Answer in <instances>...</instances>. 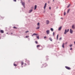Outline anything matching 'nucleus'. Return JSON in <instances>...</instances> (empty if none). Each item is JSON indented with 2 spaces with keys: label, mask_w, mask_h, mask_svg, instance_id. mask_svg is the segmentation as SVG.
I'll list each match as a JSON object with an SVG mask.
<instances>
[{
  "label": "nucleus",
  "mask_w": 75,
  "mask_h": 75,
  "mask_svg": "<svg viewBox=\"0 0 75 75\" xmlns=\"http://www.w3.org/2000/svg\"><path fill=\"white\" fill-rule=\"evenodd\" d=\"M68 31H69V29H68L67 30V29H65V30L64 34H67V33H68Z\"/></svg>",
  "instance_id": "nucleus-1"
},
{
  "label": "nucleus",
  "mask_w": 75,
  "mask_h": 75,
  "mask_svg": "<svg viewBox=\"0 0 75 75\" xmlns=\"http://www.w3.org/2000/svg\"><path fill=\"white\" fill-rule=\"evenodd\" d=\"M65 67L66 68V69H71V68L70 67H67V66H65Z\"/></svg>",
  "instance_id": "nucleus-2"
},
{
  "label": "nucleus",
  "mask_w": 75,
  "mask_h": 75,
  "mask_svg": "<svg viewBox=\"0 0 75 75\" xmlns=\"http://www.w3.org/2000/svg\"><path fill=\"white\" fill-rule=\"evenodd\" d=\"M46 33L47 34H50V30H47L46 31Z\"/></svg>",
  "instance_id": "nucleus-3"
},
{
  "label": "nucleus",
  "mask_w": 75,
  "mask_h": 75,
  "mask_svg": "<svg viewBox=\"0 0 75 75\" xmlns=\"http://www.w3.org/2000/svg\"><path fill=\"white\" fill-rule=\"evenodd\" d=\"M72 28L73 29H75V25H73L72 26Z\"/></svg>",
  "instance_id": "nucleus-4"
},
{
  "label": "nucleus",
  "mask_w": 75,
  "mask_h": 75,
  "mask_svg": "<svg viewBox=\"0 0 75 75\" xmlns=\"http://www.w3.org/2000/svg\"><path fill=\"white\" fill-rule=\"evenodd\" d=\"M70 33H71V34H72V33H73V30H72V29H70Z\"/></svg>",
  "instance_id": "nucleus-5"
},
{
  "label": "nucleus",
  "mask_w": 75,
  "mask_h": 75,
  "mask_svg": "<svg viewBox=\"0 0 75 75\" xmlns=\"http://www.w3.org/2000/svg\"><path fill=\"white\" fill-rule=\"evenodd\" d=\"M46 6H47V3H46L45 4V6H44V9H45Z\"/></svg>",
  "instance_id": "nucleus-6"
},
{
  "label": "nucleus",
  "mask_w": 75,
  "mask_h": 75,
  "mask_svg": "<svg viewBox=\"0 0 75 75\" xmlns=\"http://www.w3.org/2000/svg\"><path fill=\"white\" fill-rule=\"evenodd\" d=\"M62 28V26H61L60 27H59L58 29L59 31H60L61 29Z\"/></svg>",
  "instance_id": "nucleus-7"
},
{
  "label": "nucleus",
  "mask_w": 75,
  "mask_h": 75,
  "mask_svg": "<svg viewBox=\"0 0 75 75\" xmlns=\"http://www.w3.org/2000/svg\"><path fill=\"white\" fill-rule=\"evenodd\" d=\"M0 32H1V33H4V31L3 30H1Z\"/></svg>",
  "instance_id": "nucleus-8"
},
{
  "label": "nucleus",
  "mask_w": 75,
  "mask_h": 75,
  "mask_svg": "<svg viewBox=\"0 0 75 75\" xmlns=\"http://www.w3.org/2000/svg\"><path fill=\"white\" fill-rule=\"evenodd\" d=\"M34 35H37V34H36V33H34L32 35V37H33Z\"/></svg>",
  "instance_id": "nucleus-9"
},
{
  "label": "nucleus",
  "mask_w": 75,
  "mask_h": 75,
  "mask_svg": "<svg viewBox=\"0 0 75 75\" xmlns=\"http://www.w3.org/2000/svg\"><path fill=\"white\" fill-rule=\"evenodd\" d=\"M22 5H23V7H24L25 5V3L24 2H22Z\"/></svg>",
  "instance_id": "nucleus-10"
},
{
  "label": "nucleus",
  "mask_w": 75,
  "mask_h": 75,
  "mask_svg": "<svg viewBox=\"0 0 75 75\" xmlns=\"http://www.w3.org/2000/svg\"><path fill=\"white\" fill-rule=\"evenodd\" d=\"M33 11V9H31L29 10V13H31Z\"/></svg>",
  "instance_id": "nucleus-11"
},
{
  "label": "nucleus",
  "mask_w": 75,
  "mask_h": 75,
  "mask_svg": "<svg viewBox=\"0 0 75 75\" xmlns=\"http://www.w3.org/2000/svg\"><path fill=\"white\" fill-rule=\"evenodd\" d=\"M46 23L47 24H48L49 23V21H47Z\"/></svg>",
  "instance_id": "nucleus-12"
},
{
  "label": "nucleus",
  "mask_w": 75,
  "mask_h": 75,
  "mask_svg": "<svg viewBox=\"0 0 75 75\" xmlns=\"http://www.w3.org/2000/svg\"><path fill=\"white\" fill-rule=\"evenodd\" d=\"M49 40L51 41H52V38H50Z\"/></svg>",
  "instance_id": "nucleus-13"
},
{
  "label": "nucleus",
  "mask_w": 75,
  "mask_h": 75,
  "mask_svg": "<svg viewBox=\"0 0 75 75\" xmlns=\"http://www.w3.org/2000/svg\"><path fill=\"white\" fill-rule=\"evenodd\" d=\"M64 45H65V44H64V43H63L62 45V48H64Z\"/></svg>",
  "instance_id": "nucleus-14"
},
{
  "label": "nucleus",
  "mask_w": 75,
  "mask_h": 75,
  "mask_svg": "<svg viewBox=\"0 0 75 75\" xmlns=\"http://www.w3.org/2000/svg\"><path fill=\"white\" fill-rule=\"evenodd\" d=\"M37 5H35V10H36L37 8Z\"/></svg>",
  "instance_id": "nucleus-15"
},
{
  "label": "nucleus",
  "mask_w": 75,
  "mask_h": 75,
  "mask_svg": "<svg viewBox=\"0 0 75 75\" xmlns=\"http://www.w3.org/2000/svg\"><path fill=\"white\" fill-rule=\"evenodd\" d=\"M43 66H44V67H46L47 66V64H43Z\"/></svg>",
  "instance_id": "nucleus-16"
},
{
  "label": "nucleus",
  "mask_w": 75,
  "mask_h": 75,
  "mask_svg": "<svg viewBox=\"0 0 75 75\" xmlns=\"http://www.w3.org/2000/svg\"><path fill=\"white\" fill-rule=\"evenodd\" d=\"M39 28H40V27H37L36 29V30H38V29H39Z\"/></svg>",
  "instance_id": "nucleus-17"
},
{
  "label": "nucleus",
  "mask_w": 75,
  "mask_h": 75,
  "mask_svg": "<svg viewBox=\"0 0 75 75\" xmlns=\"http://www.w3.org/2000/svg\"><path fill=\"white\" fill-rule=\"evenodd\" d=\"M21 65H23V64H24V63L23 62H22L21 63Z\"/></svg>",
  "instance_id": "nucleus-18"
},
{
  "label": "nucleus",
  "mask_w": 75,
  "mask_h": 75,
  "mask_svg": "<svg viewBox=\"0 0 75 75\" xmlns=\"http://www.w3.org/2000/svg\"><path fill=\"white\" fill-rule=\"evenodd\" d=\"M13 28L14 29H17V28L16 27H13Z\"/></svg>",
  "instance_id": "nucleus-19"
},
{
  "label": "nucleus",
  "mask_w": 75,
  "mask_h": 75,
  "mask_svg": "<svg viewBox=\"0 0 75 75\" xmlns=\"http://www.w3.org/2000/svg\"><path fill=\"white\" fill-rule=\"evenodd\" d=\"M39 47H40V45H38L37 46V48H38Z\"/></svg>",
  "instance_id": "nucleus-20"
},
{
  "label": "nucleus",
  "mask_w": 75,
  "mask_h": 75,
  "mask_svg": "<svg viewBox=\"0 0 75 75\" xmlns=\"http://www.w3.org/2000/svg\"><path fill=\"white\" fill-rule=\"evenodd\" d=\"M50 30H51V31H53L54 30L53 29H52V28H51L50 29Z\"/></svg>",
  "instance_id": "nucleus-21"
},
{
  "label": "nucleus",
  "mask_w": 75,
  "mask_h": 75,
  "mask_svg": "<svg viewBox=\"0 0 75 75\" xmlns=\"http://www.w3.org/2000/svg\"><path fill=\"white\" fill-rule=\"evenodd\" d=\"M69 10H70V9H68V10L67 11V13H69Z\"/></svg>",
  "instance_id": "nucleus-22"
},
{
  "label": "nucleus",
  "mask_w": 75,
  "mask_h": 75,
  "mask_svg": "<svg viewBox=\"0 0 75 75\" xmlns=\"http://www.w3.org/2000/svg\"><path fill=\"white\" fill-rule=\"evenodd\" d=\"M13 65L14 66H15V67H17V64L14 63Z\"/></svg>",
  "instance_id": "nucleus-23"
},
{
  "label": "nucleus",
  "mask_w": 75,
  "mask_h": 75,
  "mask_svg": "<svg viewBox=\"0 0 75 75\" xmlns=\"http://www.w3.org/2000/svg\"><path fill=\"white\" fill-rule=\"evenodd\" d=\"M58 35H57V40H58Z\"/></svg>",
  "instance_id": "nucleus-24"
},
{
  "label": "nucleus",
  "mask_w": 75,
  "mask_h": 75,
  "mask_svg": "<svg viewBox=\"0 0 75 75\" xmlns=\"http://www.w3.org/2000/svg\"><path fill=\"white\" fill-rule=\"evenodd\" d=\"M37 25L38 26H40V23H38L37 24Z\"/></svg>",
  "instance_id": "nucleus-25"
},
{
  "label": "nucleus",
  "mask_w": 75,
  "mask_h": 75,
  "mask_svg": "<svg viewBox=\"0 0 75 75\" xmlns=\"http://www.w3.org/2000/svg\"><path fill=\"white\" fill-rule=\"evenodd\" d=\"M36 37L38 39H39V36H36Z\"/></svg>",
  "instance_id": "nucleus-26"
},
{
  "label": "nucleus",
  "mask_w": 75,
  "mask_h": 75,
  "mask_svg": "<svg viewBox=\"0 0 75 75\" xmlns=\"http://www.w3.org/2000/svg\"><path fill=\"white\" fill-rule=\"evenodd\" d=\"M66 14V13L65 12H64V16H65Z\"/></svg>",
  "instance_id": "nucleus-27"
},
{
  "label": "nucleus",
  "mask_w": 75,
  "mask_h": 75,
  "mask_svg": "<svg viewBox=\"0 0 75 75\" xmlns=\"http://www.w3.org/2000/svg\"><path fill=\"white\" fill-rule=\"evenodd\" d=\"M28 37H29V36H26V38H28Z\"/></svg>",
  "instance_id": "nucleus-28"
},
{
  "label": "nucleus",
  "mask_w": 75,
  "mask_h": 75,
  "mask_svg": "<svg viewBox=\"0 0 75 75\" xmlns=\"http://www.w3.org/2000/svg\"><path fill=\"white\" fill-rule=\"evenodd\" d=\"M72 46V45L71 44L70 45V47H71Z\"/></svg>",
  "instance_id": "nucleus-29"
},
{
  "label": "nucleus",
  "mask_w": 75,
  "mask_h": 75,
  "mask_svg": "<svg viewBox=\"0 0 75 75\" xmlns=\"http://www.w3.org/2000/svg\"><path fill=\"white\" fill-rule=\"evenodd\" d=\"M70 6V4H69L68 6H67V8H68Z\"/></svg>",
  "instance_id": "nucleus-30"
},
{
  "label": "nucleus",
  "mask_w": 75,
  "mask_h": 75,
  "mask_svg": "<svg viewBox=\"0 0 75 75\" xmlns=\"http://www.w3.org/2000/svg\"><path fill=\"white\" fill-rule=\"evenodd\" d=\"M35 42L36 44H38V42L37 41H35Z\"/></svg>",
  "instance_id": "nucleus-31"
},
{
  "label": "nucleus",
  "mask_w": 75,
  "mask_h": 75,
  "mask_svg": "<svg viewBox=\"0 0 75 75\" xmlns=\"http://www.w3.org/2000/svg\"><path fill=\"white\" fill-rule=\"evenodd\" d=\"M46 38H47V37H46V36H44V38L45 39Z\"/></svg>",
  "instance_id": "nucleus-32"
},
{
  "label": "nucleus",
  "mask_w": 75,
  "mask_h": 75,
  "mask_svg": "<svg viewBox=\"0 0 75 75\" xmlns=\"http://www.w3.org/2000/svg\"><path fill=\"white\" fill-rule=\"evenodd\" d=\"M28 32H29V31H26L25 32V33H28Z\"/></svg>",
  "instance_id": "nucleus-33"
},
{
  "label": "nucleus",
  "mask_w": 75,
  "mask_h": 75,
  "mask_svg": "<svg viewBox=\"0 0 75 75\" xmlns=\"http://www.w3.org/2000/svg\"><path fill=\"white\" fill-rule=\"evenodd\" d=\"M72 50V47H71V48H70V50Z\"/></svg>",
  "instance_id": "nucleus-34"
},
{
  "label": "nucleus",
  "mask_w": 75,
  "mask_h": 75,
  "mask_svg": "<svg viewBox=\"0 0 75 75\" xmlns=\"http://www.w3.org/2000/svg\"><path fill=\"white\" fill-rule=\"evenodd\" d=\"M61 39H62V38H60L59 40H61Z\"/></svg>",
  "instance_id": "nucleus-35"
},
{
  "label": "nucleus",
  "mask_w": 75,
  "mask_h": 75,
  "mask_svg": "<svg viewBox=\"0 0 75 75\" xmlns=\"http://www.w3.org/2000/svg\"><path fill=\"white\" fill-rule=\"evenodd\" d=\"M67 43H68L67 42H66L65 43V44L67 45Z\"/></svg>",
  "instance_id": "nucleus-36"
},
{
  "label": "nucleus",
  "mask_w": 75,
  "mask_h": 75,
  "mask_svg": "<svg viewBox=\"0 0 75 75\" xmlns=\"http://www.w3.org/2000/svg\"><path fill=\"white\" fill-rule=\"evenodd\" d=\"M53 35H54V32L53 33Z\"/></svg>",
  "instance_id": "nucleus-37"
},
{
  "label": "nucleus",
  "mask_w": 75,
  "mask_h": 75,
  "mask_svg": "<svg viewBox=\"0 0 75 75\" xmlns=\"http://www.w3.org/2000/svg\"><path fill=\"white\" fill-rule=\"evenodd\" d=\"M49 9L50 10H51V7H50V8H49Z\"/></svg>",
  "instance_id": "nucleus-38"
},
{
  "label": "nucleus",
  "mask_w": 75,
  "mask_h": 75,
  "mask_svg": "<svg viewBox=\"0 0 75 75\" xmlns=\"http://www.w3.org/2000/svg\"><path fill=\"white\" fill-rule=\"evenodd\" d=\"M14 1H16V0H13Z\"/></svg>",
  "instance_id": "nucleus-39"
},
{
  "label": "nucleus",
  "mask_w": 75,
  "mask_h": 75,
  "mask_svg": "<svg viewBox=\"0 0 75 75\" xmlns=\"http://www.w3.org/2000/svg\"><path fill=\"white\" fill-rule=\"evenodd\" d=\"M61 18V19H63V18Z\"/></svg>",
  "instance_id": "nucleus-40"
},
{
  "label": "nucleus",
  "mask_w": 75,
  "mask_h": 75,
  "mask_svg": "<svg viewBox=\"0 0 75 75\" xmlns=\"http://www.w3.org/2000/svg\"><path fill=\"white\" fill-rule=\"evenodd\" d=\"M25 64V65H26V64Z\"/></svg>",
  "instance_id": "nucleus-41"
},
{
  "label": "nucleus",
  "mask_w": 75,
  "mask_h": 75,
  "mask_svg": "<svg viewBox=\"0 0 75 75\" xmlns=\"http://www.w3.org/2000/svg\"><path fill=\"white\" fill-rule=\"evenodd\" d=\"M53 1H54V0H53Z\"/></svg>",
  "instance_id": "nucleus-42"
},
{
  "label": "nucleus",
  "mask_w": 75,
  "mask_h": 75,
  "mask_svg": "<svg viewBox=\"0 0 75 75\" xmlns=\"http://www.w3.org/2000/svg\"><path fill=\"white\" fill-rule=\"evenodd\" d=\"M13 33H11V34H12Z\"/></svg>",
  "instance_id": "nucleus-43"
},
{
  "label": "nucleus",
  "mask_w": 75,
  "mask_h": 75,
  "mask_svg": "<svg viewBox=\"0 0 75 75\" xmlns=\"http://www.w3.org/2000/svg\"><path fill=\"white\" fill-rule=\"evenodd\" d=\"M7 34H8V33H7Z\"/></svg>",
  "instance_id": "nucleus-44"
},
{
  "label": "nucleus",
  "mask_w": 75,
  "mask_h": 75,
  "mask_svg": "<svg viewBox=\"0 0 75 75\" xmlns=\"http://www.w3.org/2000/svg\"><path fill=\"white\" fill-rule=\"evenodd\" d=\"M23 67L22 66V67Z\"/></svg>",
  "instance_id": "nucleus-45"
}]
</instances>
